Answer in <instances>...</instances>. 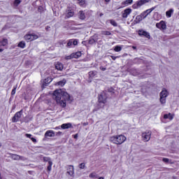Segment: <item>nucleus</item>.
Here are the masks:
<instances>
[{
	"label": "nucleus",
	"mask_w": 179,
	"mask_h": 179,
	"mask_svg": "<svg viewBox=\"0 0 179 179\" xmlns=\"http://www.w3.org/2000/svg\"><path fill=\"white\" fill-rule=\"evenodd\" d=\"M53 136H55V132L52 130H48L45 133V138H53Z\"/></svg>",
	"instance_id": "9b49d317"
},
{
	"label": "nucleus",
	"mask_w": 179,
	"mask_h": 179,
	"mask_svg": "<svg viewBox=\"0 0 179 179\" xmlns=\"http://www.w3.org/2000/svg\"><path fill=\"white\" fill-rule=\"evenodd\" d=\"M109 22L110 24H112V26H113L114 27H117V26H118V24L117 23V22H115V20H110Z\"/></svg>",
	"instance_id": "cd10ccee"
},
{
	"label": "nucleus",
	"mask_w": 179,
	"mask_h": 179,
	"mask_svg": "<svg viewBox=\"0 0 179 179\" xmlns=\"http://www.w3.org/2000/svg\"><path fill=\"white\" fill-rule=\"evenodd\" d=\"M78 16L81 20H85L86 19V15L85 14V11L83 10L79 11Z\"/></svg>",
	"instance_id": "f3484780"
},
{
	"label": "nucleus",
	"mask_w": 179,
	"mask_h": 179,
	"mask_svg": "<svg viewBox=\"0 0 179 179\" xmlns=\"http://www.w3.org/2000/svg\"><path fill=\"white\" fill-rule=\"evenodd\" d=\"M131 13H132V9H131V8H126L122 13V17L123 19H127V17H128V16H129V15H131Z\"/></svg>",
	"instance_id": "1a4fd4ad"
},
{
	"label": "nucleus",
	"mask_w": 179,
	"mask_h": 179,
	"mask_svg": "<svg viewBox=\"0 0 179 179\" xmlns=\"http://www.w3.org/2000/svg\"><path fill=\"white\" fill-rule=\"evenodd\" d=\"M150 136H152V131H146L142 134V138L144 142H149L150 141Z\"/></svg>",
	"instance_id": "0eeeda50"
},
{
	"label": "nucleus",
	"mask_w": 179,
	"mask_h": 179,
	"mask_svg": "<svg viewBox=\"0 0 179 179\" xmlns=\"http://www.w3.org/2000/svg\"><path fill=\"white\" fill-rule=\"evenodd\" d=\"M11 94H12V96H14V94H16V87H14V88L13 89V90L11 92Z\"/></svg>",
	"instance_id": "ea45409f"
},
{
	"label": "nucleus",
	"mask_w": 179,
	"mask_h": 179,
	"mask_svg": "<svg viewBox=\"0 0 179 179\" xmlns=\"http://www.w3.org/2000/svg\"><path fill=\"white\" fill-rule=\"evenodd\" d=\"M134 0H125L122 3L123 6H129V5H132Z\"/></svg>",
	"instance_id": "a211bd4d"
},
{
	"label": "nucleus",
	"mask_w": 179,
	"mask_h": 179,
	"mask_svg": "<svg viewBox=\"0 0 179 179\" xmlns=\"http://www.w3.org/2000/svg\"><path fill=\"white\" fill-rule=\"evenodd\" d=\"M75 173V169L73 168V166L69 165L67 168V174L69 176H73Z\"/></svg>",
	"instance_id": "ddd939ff"
},
{
	"label": "nucleus",
	"mask_w": 179,
	"mask_h": 179,
	"mask_svg": "<svg viewBox=\"0 0 179 179\" xmlns=\"http://www.w3.org/2000/svg\"><path fill=\"white\" fill-rule=\"evenodd\" d=\"M121 50H122V48H121L120 45H116L114 48V51H115V52H120Z\"/></svg>",
	"instance_id": "c756f323"
},
{
	"label": "nucleus",
	"mask_w": 179,
	"mask_h": 179,
	"mask_svg": "<svg viewBox=\"0 0 179 179\" xmlns=\"http://www.w3.org/2000/svg\"><path fill=\"white\" fill-rule=\"evenodd\" d=\"M53 99H55L57 104L65 108L66 107V102L72 103L73 99L68 92L62 90H56L53 92Z\"/></svg>",
	"instance_id": "f257e3e1"
},
{
	"label": "nucleus",
	"mask_w": 179,
	"mask_h": 179,
	"mask_svg": "<svg viewBox=\"0 0 179 179\" xmlns=\"http://www.w3.org/2000/svg\"><path fill=\"white\" fill-rule=\"evenodd\" d=\"M174 12L173 8H171L169 10L166 12V15L167 17H171V14Z\"/></svg>",
	"instance_id": "b1692460"
},
{
	"label": "nucleus",
	"mask_w": 179,
	"mask_h": 179,
	"mask_svg": "<svg viewBox=\"0 0 179 179\" xmlns=\"http://www.w3.org/2000/svg\"><path fill=\"white\" fill-rule=\"evenodd\" d=\"M3 51V49H0V52H2Z\"/></svg>",
	"instance_id": "864d4df0"
},
{
	"label": "nucleus",
	"mask_w": 179,
	"mask_h": 179,
	"mask_svg": "<svg viewBox=\"0 0 179 179\" xmlns=\"http://www.w3.org/2000/svg\"><path fill=\"white\" fill-rule=\"evenodd\" d=\"M167 96H169V92L164 88L159 94V101L162 104H166Z\"/></svg>",
	"instance_id": "7ed1b4c3"
},
{
	"label": "nucleus",
	"mask_w": 179,
	"mask_h": 179,
	"mask_svg": "<svg viewBox=\"0 0 179 179\" xmlns=\"http://www.w3.org/2000/svg\"><path fill=\"white\" fill-rule=\"evenodd\" d=\"M52 82V78L48 77L45 80H43V85L45 86H47V85H49V83H51Z\"/></svg>",
	"instance_id": "aec40b11"
},
{
	"label": "nucleus",
	"mask_w": 179,
	"mask_h": 179,
	"mask_svg": "<svg viewBox=\"0 0 179 179\" xmlns=\"http://www.w3.org/2000/svg\"><path fill=\"white\" fill-rule=\"evenodd\" d=\"M83 125L86 126L87 125V123H84Z\"/></svg>",
	"instance_id": "4d7b16f0"
},
{
	"label": "nucleus",
	"mask_w": 179,
	"mask_h": 179,
	"mask_svg": "<svg viewBox=\"0 0 179 179\" xmlns=\"http://www.w3.org/2000/svg\"><path fill=\"white\" fill-rule=\"evenodd\" d=\"M102 34H103V36H111V32L109 31H102Z\"/></svg>",
	"instance_id": "f704fd0d"
},
{
	"label": "nucleus",
	"mask_w": 179,
	"mask_h": 179,
	"mask_svg": "<svg viewBox=\"0 0 179 179\" xmlns=\"http://www.w3.org/2000/svg\"><path fill=\"white\" fill-rule=\"evenodd\" d=\"M112 59H113V61H115V59H117V57L115 56H111Z\"/></svg>",
	"instance_id": "09e8293b"
},
{
	"label": "nucleus",
	"mask_w": 179,
	"mask_h": 179,
	"mask_svg": "<svg viewBox=\"0 0 179 179\" xmlns=\"http://www.w3.org/2000/svg\"><path fill=\"white\" fill-rule=\"evenodd\" d=\"M125 141H127V137L122 134L113 136L110 138V141L115 145H122Z\"/></svg>",
	"instance_id": "f03ea898"
},
{
	"label": "nucleus",
	"mask_w": 179,
	"mask_h": 179,
	"mask_svg": "<svg viewBox=\"0 0 179 179\" xmlns=\"http://www.w3.org/2000/svg\"><path fill=\"white\" fill-rule=\"evenodd\" d=\"M72 45H73V43L72 42V39H70L68 43H67V47H69V48H71V47H72Z\"/></svg>",
	"instance_id": "c9c22d12"
},
{
	"label": "nucleus",
	"mask_w": 179,
	"mask_h": 179,
	"mask_svg": "<svg viewBox=\"0 0 179 179\" xmlns=\"http://www.w3.org/2000/svg\"><path fill=\"white\" fill-rule=\"evenodd\" d=\"M99 103H102V104H105L106 100H107V97L103 94H101L99 96Z\"/></svg>",
	"instance_id": "4468645a"
},
{
	"label": "nucleus",
	"mask_w": 179,
	"mask_h": 179,
	"mask_svg": "<svg viewBox=\"0 0 179 179\" xmlns=\"http://www.w3.org/2000/svg\"><path fill=\"white\" fill-rule=\"evenodd\" d=\"M77 1L80 6H85V5L86 4V1L85 0H77Z\"/></svg>",
	"instance_id": "bb28decb"
},
{
	"label": "nucleus",
	"mask_w": 179,
	"mask_h": 179,
	"mask_svg": "<svg viewBox=\"0 0 179 179\" xmlns=\"http://www.w3.org/2000/svg\"><path fill=\"white\" fill-rule=\"evenodd\" d=\"M156 27L160 30H166V29H167V25L166 24V22L160 21L156 24Z\"/></svg>",
	"instance_id": "6e6552de"
},
{
	"label": "nucleus",
	"mask_w": 179,
	"mask_h": 179,
	"mask_svg": "<svg viewBox=\"0 0 179 179\" xmlns=\"http://www.w3.org/2000/svg\"><path fill=\"white\" fill-rule=\"evenodd\" d=\"M79 169H85V163H81L79 164Z\"/></svg>",
	"instance_id": "79ce46f5"
},
{
	"label": "nucleus",
	"mask_w": 179,
	"mask_h": 179,
	"mask_svg": "<svg viewBox=\"0 0 179 179\" xmlns=\"http://www.w3.org/2000/svg\"><path fill=\"white\" fill-rule=\"evenodd\" d=\"M73 15H75V13L73 10H70L66 13V17H68V18L72 17Z\"/></svg>",
	"instance_id": "a878e982"
},
{
	"label": "nucleus",
	"mask_w": 179,
	"mask_h": 179,
	"mask_svg": "<svg viewBox=\"0 0 179 179\" xmlns=\"http://www.w3.org/2000/svg\"><path fill=\"white\" fill-rule=\"evenodd\" d=\"M18 47H20V48H24L26 47V43H24V41L20 42Z\"/></svg>",
	"instance_id": "c85d7f7f"
},
{
	"label": "nucleus",
	"mask_w": 179,
	"mask_h": 179,
	"mask_svg": "<svg viewBox=\"0 0 179 179\" xmlns=\"http://www.w3.org/2000/svg\"><path fill=\"white\" fill-rule=\"evenodd\" d=\"M0 146H1V144H0Z\"/></svg>",
	"instance_id": "bf43d9fd"
},
{
	"label": "nucleus",
	"mask_w": 179,
	"mask_h": 179,
	"mask_svg": "<svg viewBox=\"0 0 179 179\" xmlns=\"http://www.w3.org/2000/svg\"><path fill=\"white\" fill-rule=\"evenodd\" d=\"M110 0H105L106 2H110Z\"/></svg>",
	"instance_id": "5fc2aeb1"
},
{
	"label": "nucleus",
	"mask_w": 179,
	"mask_h": 179,
	"mask_svg": "<svg viewBox=\"0 0 179 179\" xmlns=\"http://www.w3.org/2000/svg\"><path fill=\"white\" fill-rule=\"evenodd\" d=\"M73 45H78V41L76 39H72Z\"/></svg>",
	"instance_id": "a19ab883"
},
{
	"label": "nucleus",
	"mask_w": 179,
	"mask_h": 179,
	"mask_svg": "<svg viewBox=\"0 0 179 179\" xmlns=\"http://www.w3.org/2000/svg\"><path fill=\"white\" fill-rule=\"evenodd\" d=\"M96 173H92L90 174V178H96Z\"/></svg>",
	"instance_id": "58836bf2"
},
{
	"label": "nucleus",
	"mask_w": 179,
	"mask_h": 179,
	"mask_svg": "<svg viewBox=\"0 0 179 179\" xmlns=\"http://www.w3.org/2000/svg\"><path fill=\"white\" fill-rule=\"evenodd\" d=\"M140 15H141L143 19H146V17H148V14L145 11H143Z\"/></svg>",
	"instance_id": "e433bc0d"
},
{
	"label": "nucleus",
	"mask_w": 179,
	"mask_h": 179,
	"mask_svg": "<svg viewBox=\"0 0 179 179\" xmlns=\"http://www.w3.org/2000/svg\"><path fill=\"white\" fill-rule=\"evenodd\" d=\"M150 0H140L136 1V3L133 4L132 8L133 9H138V8H141V6H143L145 3H148Z\"/></svg>",
	"instance_id": "39448f33"
},
{
	"label": "nucleus",
	"mask_w": 179,
	"mask_h": 179,
	"mask_svg": "<svg viewBox=\"0 0 179 179\" xmlns=\"http://www.w3.org/2000/svg\"><path fill=\"white\" fill-rule=\"evenodd\" d=\"M72 58H73V56L72 54L66 57V59H72Z\"/></svg>",
	"instance_id": "c03bdc74"
},
{
	"label": "nucleus",
	"mask_w": 179,
	"mask_h": 179,
	"mask_svg": "<svg viewBox=\"0 0 179 179\" xmlns=\"http://www.w3.org/2000/svg\"><path fill=\"white\" fill-rule=\"evenodd\" d=\"M100 69L101 71H106L107 69L106 67L101 66Z\"/></svg>",
	"instance_id": "49530a36"
},
{
	"label": "nucleus",
	"mask_w": 179,
	"mask_h": 179,
	"mask_svg": "<svg viewBox=\"0 0 179 179\" xmlns=\"http://www.w3.org/2000/svg\"><path fill=\"white\" fill-rule=\"evenodd\" d=\"M155 9H156V6L152 7L151 8H149L145 10L144 12L147 14V15H150V13H152V12H153V10H155Z\"/></svg>",
	"instance_id": "4be33fe9"
},
{
	"label": "nucleus",
	"mask_w": 179,
	"mask_h": 179,
	"mask_svg": "<svg viewBox=\"0 0 179 179\" xmlns=\"http://www.w3.org/2000/svg\"><path fill=\"white\" fill-rule=\"evenodd\" d=\"M164 120H169V121H173L174 120V114L173 113H169L164 115Z\"/></svg>",
	"instance_id": "2eb2a0df"
},
{
	"label": "nucleus",
	"mask_w": 179,
	"mask_h": 179,
	"mask_svg": "<svg viewBox=\"0 0 179 179\" xmlns=\"http://www.w3.org/2000/svg\"><path fill=\"white\" fill-rule=\"evenodd\" d=\"M22 110H20L19 112H17L12 118V122H18V121L20 120V118H22Z\"/></svg>",
	"instance_id": "423d86ee"
},
{
	"label": "nucleus",
	"mask_w": 179,
	"mask_h": 179,
	"mask_svg": "<svg viewBox=\"0 0 179 179\" xmlns=\"http://www.w3.org/2000/svg\"><path fill=\"white\" fill-rule=\"evenodd\" d=\"M78 134H75V135H73V137L74 138V139H78Z\"/></svg>",
	"instance_id": "de8ad7c7"
},
{
	"label": "nucleus",
	"mask_w": 179,
	"mask_h": 179,
	"mask_svg": "<svg viewBox=\"0 0 179 179\" xmlns=\"http://www.w3.org/2000/svg\"><path fill=\"white\" fill-rule=\"evenodd\" d=\"M55 129L58 130V129H61V128H60L59 127H56L55 128Z\"/></svg>",
	"instance_id": "3c124183"
},
{
	"label": "nucleus",
	"mask_w": 179,
	"mask_h": 179,
	"mask_svg": "<svg viewBox=\"0 0 179 179\" xmlns=\"http://www.w3.org/2000/svg\"><path fill=\"white\" fill-rule=\"evenodd\" d=\"M73 58H80V57H82V52H77L75 53H72Z\"/></svg>",
	"instance_id": "5701e85b"
},
{
	"label": "nucleus",
	"mask_w": 179,
	"mask_h": 179,
	"mask_svg": "<svg viewBox=\"0 0 179 179\" xmlns=\"http://www.w3.org/2000/svg\"><path fill=\"white\" fill-rule=\"evenodd\" d=\"M136 20H137L138 22H142V20H143V18L141 15H139L136 17Z\"/></svg>",
	"instance_id": "2f4dec72"
},
{
	"label": "nucleus",
	"mask_w": 179,
	"mask_h": 179,
	"mask_svg": "<svg viewBox=\"0 0 179 179\" xmlns=\"http://www.w3.org/2000/svg\"><path fill=\"white\" fill-rule=\"evenodd\" d=\"M14 3H15V5H19V3H20V0H15V2H14Z\"/></svg>",
	"instance_id": "a18cd8bd"
},
{
	"label": "nucleus",
	"mask_w": 179,
	"mask_h": 179,
	"mask_svg": "<svg viewBox=\"0 0 179 179\" xmlns=\"http://www.w3.org/2000/svg\"><path fill=\"white\" fill-rule=\"evenodd\" d=\"M133 50H136V46H132Z\"/></svg>",
	"instance_id": "603ef678"
},
{
	"label": "nucleus",
	"mask_w": 179,
	"mask_h": 179,
	"mask_svg": "<svg viewBox=\"0 0 179 179\" xmlns=\"http://www.w3.org/2000/svg\"><path fill=\"white\" fill-rule=\"evenodd\" d=\"M69 128H72V123H64L61 125L62 129H69Z\"/></svg>",
	"instance_id": "dca6fc26"
},
{
	"label": "nucleus",
	"mask_w": 179,
	"mask_h": 179,
	"mask_svg": "<svg viewBox=\"0 0 179 179\" xmlns=\"http://www.w3.org/2000/svg\"><path fill=\"white\" fill-rule=\"evenodd\" d=\"M89 76L90 78H94L96 76V71H90Z\"/></svg>",
	"instance_id": "473e14b6"
},
{
	"label": "nucleus",
	"mask_w": 179,
	"mask_h": 179,
	"mask_svg": "<svg viewBox=\"0 0 179 179\" xmlns=\"http://www.w3.org/2000/svg\"><path fill=\"white\" fill-rule=\"evenodd\" d=\"M62 134V132L58 131V132H57L56 135H61Z\"/></svg>",
	"instance_id": "8fccbe9b"
},
{
	"label": "nucleus",
	"mask_w": 179,
	"mask_h": 179,
	"mask_svg": "<svg viewBox=\"0 0 179 179\" xmlns=\"http://www.w3.org/2000/svg\"><path fill=\"white\" fill-rule=\"evenodd\" d=\"M65 83H66V81L65 80L59 81L57 83L58 86H65Z\"/></svg>",
	"instance_id": "7c9ffc66"
},
{
	"label": "nucleus",
	"mask_w": 179,
	"mask_h": 179,
	"mask_svg": "<svg viewBox=\"0 0 179 179\" xmlns=\"http://www.w3.org/2000/svg\"><path fill=\"white\" fill-rule=\"evenodd\" d=\"M170 161V159H169V158H163L162 162H164V163H169V162Z\"/></svg>",
	"instance_id": "37998d69"
},
{
	"label": "nucleus",
	"mask_w": 179,
	"mask_h": 179,
	"mask_svg": "<svg viewBox=\"0 0 179 179\" xmlns=\"http://www.w3.org/2000/svg\"><path fill=\"white\" fill-rule=\"evenodd\" d=\"M99 179H104V178L100 177V178H99Z\"/></svg>",
	"instance_id": "6e6d98bb"
},
{
	"label": "nucleus",
	"mask_w": 179,
	"mask_h": 179,
	"mask_svg": "<svg viewBox=\"0 0 179 179\" xmlns=\"http://www.w3.org/2000/svg\"><path fill=\"white\" fill-rule=\"evenodd\" d=\"M25 136L27 138H29V139H31V141H32V142H34V143H36L37 142V140L33 137H31V134H26Z\"/></svg>",
	"instance_id": "412c9836"
},
{
	"label": "nucleus",
	"mask_w": 179,
	"mask_h": 179,
	"mask_svg": "<svg viewBox=\"0 0 179 179\" xmlns=\"http://www.w3.org/2000/svg\"><path fill=\"white\" fill-rule=\"evenodd\" d=\"M10 157L13 160H26L24 157L15 154H10Z\"/></svg>",
	"instance_id": "f8f14e48"
},
{
	"label": "nucleus",
	"mask_w": 179,
	"mask_h": 179,
	"mask_svg": "<svg viewBox=\"0 0 179 179\" xmlns=\"http://www.w3.org/2000/svg\"><path fill=\"white\" fill-rule=\"evenodd\" d=\"M138 34L146 37V38H150V34L148 31H143V29H140L138 31Z\"/></svg>",
	"instance_id": "9d476101"
},
{
	"label": "nucleus",
	"mask_w": 179,
	"mask_h": 179,
	"mask_svg": "<svg viewBox=\"0 0 179 179\" xmlns=\"http://www.w3.org/2000/svg\"><path fill=\"white\" fill-rule=\"evenodd\" d=\"M100 16H103V14H100Z\"/></svg>",
	"instance_id": "13d9d810"
},
{
	"label": "nucleus",
	"mask_w": 179,
	"mask_h": 179,
	"mask_svg": "<svg viewBox=\"0 0 179 179\" xmlns=\"http://www.w3.org/2000/svg\"><path fill=\"white\" fill-rule=\"evenodd\" d=\"M96 43V41L94 40V38H91L89 40V44H94Z\"/></svg>",
	"instance_id": "4c0bfd02"
},
{
	"label": "nucleus",
	"mask_w": 179,
	"mask_h": 179,
	"mask_svg": "<svg viewBox=\"0 0 179 179\" xmlns=\"http://www.w3.org/2000/svg\"><path fill=\"white\" fill-rule=\"evenodd\" d=\"M55 68L57 69V71H62V69H64V64H62L61 62H57L55 64Z\"/></svg>",
	"instance_id": "6ab92c4d"
},
{
	"label": "nucleus",
	"mask_w": 179,
	"mask_h": 179,
	"mask_svg": "<svg viewBox=\"0 0 179 179\" xmlns=\"http://www.w3.org/2000/svg\"><path fill=\"white\" fill-rule=\"evenodd\" d=\"M48 164L49 165L48 166V171H50L52 167V162L51 161H49Z\"/></svg>",
	"instance_id": "72a5a7b5"
},
{
	"label": "nucleus",
	"mask_w": 179,
	"mask_h": 179,
	"mask_svg": "<svg viewBox=\"0 0 179 179\" xmlns=\"http://www.w3.org/2000/svg\"><path fill=\"white\" fill-rule=\"evenodd\" d=\"M24 38L27 41V43H29V41H34V40H37V38H38V36L35 34H27L24 36Z\"/></svg>",
	"instance_id": "20e7f679"
},
{
	"label": "nucleus",
	"mask_w": 179,
	"mask_h": 179,
	"mask_svg": "<svg viewBox=\"0 0 179 179\" xmlns=\"http://www.w3.org/2000/svg\"><path fill=\"white\" fill-rule=\"evenodd\" d=\"M8 44V39H3L0 41V47H5Z\"/></svg>",
	"instance_id": "393cba45"
}]
</instances>
